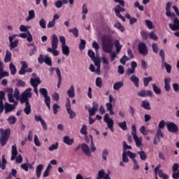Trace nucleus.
<instances>
[{
  "mask_svg": "<svg viewBox=\"0 0 179 179\" xmlns=\"http://www.w3.org/2000/svg\"><path fill=\"white\" fill-rule=\"evenodd\" d=\"M113 47L114 44H113L112 37L106 36L102 38V48L103 52L111 54V52H113Z\"/></svg>",
  "mask_w": 179,
  "mask_h": 179,
  "instance_id": "nucleus-2",
  "label": "nucleus"
},
{
  "mask_svg": "<svg viewBox=\"0 0 179 179\" xmlns=\"http://www.w3.org/2000/svg\"><path fill=\"white\" fill-rule=\"evenodd\" d=\"M9 68H10L11 75H16L17 69H16V66L14 65L13 63L10 64Z\"/></svg>",
  "mask_w": 179,
  "mask_h": 179,
  "instance_id": "nucleus-36",
  "label": "nucleus"
},
{
  "mask_svg": "<svg viewBox=\"0 0 179 179\" xmlns=\"http://www.w3.org/2000/svg\"><path fill=\"white\" fill-rule=\"evenodd\" d=\"M152 90L155 94H162V90L156 84H152Z\"/></svg>",
  "mask_w": 179,
  "mask_h": 179,
  "instance_id": "nucleus-33",
  "label": "nucleus"
},
{
  "mask_svg": "<svg viewBox=\"0 0 179 179\" xmlns=\"http://www.w3.org/2000/svg\"><path fill=\"white\" fill-rule=\"evenodd\" d=\"M30 83L33 87H38V85L41 83V80H40V78H31Z\"/></svg>",
  "mask_w": 179,
  "mask_h": 179,
  "instance_id": "nucleus-22",
  "label": "nucleus"
},
{
  "mask_svg": "<svg viewBox=\"0 0 179 179\" xmlns=\"http://www.w3.org/2000/svg\"><path fill=\"white\" fill-rule=\"evenodd\" d=\"M67 94L70 99L75 97V87L71 85L69 90H67Z\"/></svg>",
  "mask_w": 179,
  "mask_h": 179,
  "instance_id": "nucleus-25",
  "label": "nucleus"
},
{
  "mask_svg": "<svg viewBox=\"0 0 179 179\" xmlns=\"http://www.w3.org/2000/svg\"><path fill=\"white\" fill-rule=\"evenodd\" d=\"M152 80H153V78L152 77L144 78L143 79L144 86L145 87H148V86H149V83H150V82H152Z\"/></svg>",
  "mask_w": 179,
  "mask_h": 179,
  "instance_id": "nucleus-31",
  "label": "nucleus"
},
{
  "mask_svg": "<svg viewBox=\"0 0 179 179\" xmlns=\"http://www.w3.org/2000/svg\"><path fill=\"white\" fill-rule=\"evenodd\" d=\"M15 37H16L15 34H13L12 36H10L8 37V40H9V43L10 44L8 45V46L10 47V51H13V50L14 48H16V47H17V45H19V40L15 39L14 41L13 40L15 39Z\"/></svg>",
  "mask_w": 179,
  "mask_h": 179,
  "instance_id": "nucleus-11",
  "label": "nucleus"
},
{
  "mask_svg": "<svg viewBox=\"0 0 179 179\" xmlns=\"http://www.w3.org/2000/svg\"><path fill=\"white\" fill-rule=\"evenodd\" d=\"M152 48L153 52H155V54H157V52H159V46L157 45V43H152Z\"/></svg>",
  "mask_w": 179,
  "mask_h": 179,
  "instance_id": "nucleus-54",
  "label": "nucleus"
},
{
  "mask_svg": "<svg viewBox=\"0 0 179 179\" xmlns=\"http://www.w3.org/2000/svg\"><path fill=\"white\" fill-rule=\"evenodd\" d=\"M67 101L66 103L65 107L66 108V111L69 110H72L71 106V99L69 98L66 99Z\"/></svg>",
  "mask_w": 179,
  "mask_h": 179,
  "instance_id": "nucleus-55",
  "label": "nucleus"
},
{
  "mask_svg": "<svg viewBox=\"0 0 179 179\" xmlns=\"http://www.w3.org/2000/svg\"><path fill=\"white\" fill-rule=\"evenodd\" d=\"M96 111L97 110H96V109H93V108H89L88 112H89L90 117H93V115H94L96 114Z\"/></svg>",
  "mask_w": 179,
  "mask_h": 179,
  "instance_id": "nucleus-58",
  "label": "nucleus"
},
{
  "mask_svg": "<svg viewBox=\"0 0 179 179\" xmlns=\"http://www.w3.org/2000/svg\"><path fill=\"white\" fill-rule=\"evenodd\" d=\"M80 134L82 135H87V126H86V124L83 125L80 129Z\"/></svg>",
  "mask_w": 179,
  "mask_h": 179,
  "instance_id": "nucleus-50",
  "label": "nucleus"
},
{
  "mask_svg": "<svg viewBox=\"0 0 179 179\" xmlns=\"http://www.w3.org/2000/svg\"><path fill=\"white\" fill-rule=\"evenodd\" d=\"M1 162H2V164H1V170H5V169L6 168V163H7L6 159H5V155H2Z\"/></svg>",
  "mask_w": 179,
  "mask_h": 179,
  "instance_id": "nucleus-45",
  "label": "nucleus"
},
{
  "mask_svg": "<svg viewBox=\"0 0 179 179\" xmlns=\"http://www.w3.org/2000/svg\"><path fill=\"white\" fill-rule=\"evenodd\" d=\"M103 121L108 124V128L111 131V132H114V121L113 119L110 118L108 113L105 114Z\"/></svg>",
  "mask_w": 179,
  "mask_h": 179,
  "instance_id": "nucleus-10",
  "label": "nucleus"
},
{
  "mask_svg": "<svg viewBox=\"0 0 179 179\" xmlns=\"http://www.w3.org/2000/svg\"><path fill=\"white\" fill-rule=\"evenodd\" d=\"M39 93L43 96L45 99V103L49 110H51V98L48 96V91L45 88H41L39 90Z\"/></svg>",
  "mask_w": 179,
  "mask_h": 179,
  "instance_id": "nucleus-6",
  "label": "nucleus"
},
{
  "mask_svg": "<svg viewBox=\"0 0 179 179\" xmlns=\"http://www.w3.org/2000/svg\"><path fill=\"white\" fill-rule=\"evenodd\" d=\"M16 86H21L22 87H24V86H26V83H24V81H23V80L19 79V80H17Z\"/></svg>",
  "mask_w": 179,
  "mask_h": 179,
  "instance_id": "nucleus-59",
  "label": "nucleus"
},
{
  "mask_svg": "<svg viewBox=\"0 0 179 179\" xmlns=\"http://www.w3.org/2000/svg\"><path fill=\"white\" fill-rule=\"evenodd\" d=\"M54 71L56 72V75L58 78V82H57V88L59 89L61 87V84L62 83V76L61 75V70H59V68L55 67H51L49 69L50 75L52 76L54 73Z\"/></svg>",
  "mask_w": 179,
  "mask_h": 179,
  "instance_id": "nucleus-8",
  "label": "nucleus"
},
{
  "mask_svg": "<svg viewBox=\"0 0 179 179\" xmlns=\"http://www.w3.org/2000/svg\"><path fill=\"white\" fill-rule=\"evenodd\" d=\"M126 153L129 156V157L132 159V162H134V160H136L135 157H136V154L131 152L130 150H128Z\"/></svg>",
  "mask_w": 179,
  "mask_h": 179,
  "instance_id": "nucleus-48",
  "label": "nucleus"
},
{
  "mask_svg": "<svg viewBox=\"0 0 179 179\" xmlns=\"http://www.w3.org/2000/svg\"><path fill=\"white\" fill-rule=\"evenodd\" d=\"M137 155H139L141 160L145 161L148 159V155H146V153L143 150L138 151Z\"/></svg>",
  "mask_w": 179,
  "mask_h": 179,
  "instance_id": "nucleus-32",
  "label": "nucleus"
},
{
  "mask_svg": "<svg viewBox=\"0 0 179 179\" xmlns=\"http://www.w3.org/2000/svg\"><path fill=\"white\" fill-rule=\"evenodd\" d=\"M66 112L69 114L71 120H73V118H75V117H76V113H75L73 110H72V109L66 110Z\"/></svg>",
  "mask_w": 179,
  "mask_h": 179,
  "instance_id": "nucleus-47",
  "label": "nucleus"
},
{
  "mask_svg": "<svg viewBox=\"0 0 179 179\" xmlns=\"http://www.w3.org/2000/svg\"><path fill=\"white\" fill-rule=\"evenodd\" d=\"M12 59V52H10L9 50H6V56L4 58V62H10V60Z\"/></svg>",
  "mask_w": 179,
  "mask_h": 179,
  "instance_id": "nucleus-29",
  "label": "nucleus"
},
{
  "mask_svg": "<svg viewBox=\"0 0 179 179\" xmlns=\"http://www.w3.org/2000/svg\"><path fill=\"white\" fill-rule=\"evenodd\" d=\"M69 33H72L76 38L79 37V30H78L77 28L70 29H69Z\"/></svg>",
  "mask_w": 179,
  "mask_h": 179,
  "instance_id": "nucleus-34",
  "label": "nucleus"
},
{
  "mask_svg": "<svg viewBox=\"0 0 179 179\" xmlns=\"http://www.w3.org/2000/svg\"><path fill=\"white\" fill-rule=\"evenodd\" d=\"M159 56L161 57L162 58V62H164L165 61V53H164V50H163V49L160 50L159 51Z\"/></svg>",
  "mask_w": 179,
  "mask_h": 179,
  "instance_id": "nucleus-63",
  "label": "nucleus"
},
{
  "mask_svg": "<svg viewBox=\"0 0 179 179\" xmlns=\"http://www.w3.org/2000/svg\"><path fill=\"white\" fill-rule=\"evenodd\" d=\"M179 169V164L178 163H174L172 167V170L173 173L178 172Z\"/></svg>",
  "mask_w": 179,
  "mask_h": 179,
  "instance_id": "nucleus-61",
  "label": "nucleus"
},
{
  "mask_svg": "<svg viewBox=\"0 0 179 179\" xmlns=\"http://www.w3.org/2000/svg\"><path fill=\"white\" fill-rule=\"evenodd\" d=\"M10 136V129H0V145L5 146Z\"/></svg>",
  "mask_w": 179,
  "mask_h": 179,
  "instance_id": "nucleus-5",
  "label": "nucleus"
},
{
  "mask_svg": "<svg viewBox=\"0 0 179 179\" xmlns=\"http://www.w3.org/2000/svg\"><path fill=\"white\" fill-rule=\"evenodd\" d=\"M39 26H41L42 29H47V25H45V20L44 18H42L39 21Z\"/></svg>",
  "mask_w": 179,
  "mask_h": 179,
  "instance_id": "nucleus-53",
  "label": "nucleus"
},
{
  "mask_svg": "<svg viewBox=\"0 0 179 179\" xmlns=\"http://www.w3.org/2000/svg\"><path fill=\"white\" fill-rule=\"evenodd\" d=\"M103 64H105L103 66L104 69H110V66H108V60L107 59V57H103L101 58Z\"/></svg>",
  "mask_w": 179,
  "mask_h": 179,
  "instance_id": "nucleus-41",
  "label": "nucleus"
},
{
  "mask_svg": "<svg viewBox=\"0 0 179 179\" xmlns=\"http://www.w3.org/2000/svg\"><path fill=\"white\" fill-rule=\"evenodd\" d=\"M7 120L10 125H14V124H16L17 119L15 116H10Z\"/></svg>",
  "mask_w": 179,
  "mask_h": 179,
  "instance_id": "nucleus-37",
  "label": "nucleus"
},
{
  "mask_svg": "<svg viewBox=\"0 0 179 179\" xmlns=\"http://www.w3.org/2000/svg\"><path fill=\"white\" fill-rule=\"evenodd\" d=\"M128 155H127V152H123L122 153V162L124 163H128V162H129V159H128Z\"/></svg>",
  "mask_w": 179,
  "mask_h": 179,
  "instance_id": "nucleus-52",
  "label": "nucleus"
},
{
  "mask_svg": "<svg viewBox=\"0 0 179 179\" xmlns=\"http://www.w3.org/2000/svg\"><path fill=\"white\" fill-rule=\"evenodd\" d=\"M96 86H97V87H102L103 80H101V78L98 77L96 78Z\"/></svg>",
  "mask_w": 179,
  "mask_h": 179,
  "instance_id": "nucleus-46",
  "label": "nucleus"
},
{
  "mask_svg": "<svg viewBox=\"0 0 179 179\" xmlns=\"http://www.w3.org/2000/svg\"><path fill=\"white\" fill-rule=\"evenodd\" d=\"M81 149L83 153L87 156V157H90L92 156V152H90V148L86 143L81 144Z\"/></svg>",
  "mask_w": 179,
  "mask_h": 179,
  "instance_id": "nucleus-16",
  "label": "nucleus"
},
{
  "mask_svg": "<svg viewBox=\"0 0 179 179\" xmlns=\"http://www.w3.org/2000/svg\"><path fill=\"white\" fill-rule=\"evenodd\" d=\"M114 27L118 29L120 31H122V33H124V31H125V28H124V27L120 22L115 24Z\"/></svg>",
  "mask_w": 179,
  "mask_h": 179,
  "instance_id": "nucleus-49",
  "label": "nucleus"
},
{
  "mask_svg": "<svg viewBox=\"0 0 179 179\" xmlns=\"http://www.w3.org/2000/svg\"><path fill=\"white\" fill-rule=\"evenodd\" d=\"M167 73H171V66L167 63L164 64Z\"/></svg>",
  "mask_w": 179,
  "mask_h": 179,
  "instance_id": "nucleus-60",
  "label": "nucleus"
},
{
  "mask_svg": "<svg viewBox=\"0 0 179 179\" xmlns=\"http://www.w3.org/2000/svg\"><path fill=\"white\" fill-rule=\"evenodd\" d=\"M3 100H5V92L3 91H0V114L3 113V110H5V114L12 113V111L16 108V105L5 103L3 106Z\"/></svg>",
  "mask_w": 179,
  "mask_h": 179,
  "instance_id": "nucleus-1",
  "label": "nucleus"
},
{
  "mask_svg": "<svg viewBox=\"0 0 179 179\" xmlns=\"http://www.w3.org/2000/svg\"><path fill=\"white\" fill-rule=\"evenodd\" d=\"M166 127L169 132H173V134H176V132L178 131V127L174 122L167 123Z\"/></svg>",
  "mask_w": 179,
  "mask_h": 179,
  "instance_id": "nucleus-14",
  "label": "nucleus"
},
{
  "mask_svg": "<svg viewBox=\"0 0 179 179\" xmlns=\"http://www.w3.org/2000/svg\"><path fill=\"white\" fill-rule=\"evenodd\" d=\"M169 26L171 30L173 31H177L179 30V20L177 18V17L173 19V23H170Z\"/></svg>",
  "mask_w": 179,
  "mask_h": 179,
  "instance_id": "nucleus-13",
  "label": "nucleus"
},
{
  "mask_svg": "<svg viewBox=\"0 0 179 179\" xmlns=\"http://www.w3.org/2000/svg\"><path fill=\"white\" fill-rule=\"evenodd\" d=\"M141 107H143V108H144L145 110H152V108L150 107V103H149V101H143L141 103Z\"/></svg>",
  "mask_w": 179,
  "mask_h": 179,
  "instance_id": "nucleus-27",
  "label": "nucleus"
},
{
  "mask_svg": "<svg viewBox=\"0 0 179 179\" xmlns=\"http://www.w3.org/2000/svg\"><path fill=\"white\" fill-rule=\"evenodd\" d=\"M172 178L178 179L179 178V170L178 172H173L172 174Z\"/></svg>",
  "mask_w": 179,
  "mask_h": 179,
  "instance_id": "nucleus-64",
  "label": "nucleus"
},
{
  "mask_svg": "<svg viewBox=\"0 0 179 179\" xmlns=\"http://www.w3.org/2000/svg\"><path fill=\"white\" fill-rule=\"evenodd\" d=\"M63 142L66 145L71 146V145H73V142H75V140L73 138H69V136H65L63 137Z\"/></svg>",
  "mask_w": 179,
  "mask_h": 179,
  "instance_id": "nucleus-20",
  "label": "nucleus"
},
{
  "mask_svg": "<svg viewBox=\"0 0 179 179\" xmlns=\"http://www.w3.org/2000/svg\"><path fill=\"white\" fill-rule=\"evenodd\" d=\"M29 99H31V88H28L21 94L20 101L21 104L29 102Z\"/></svg>",
  "mask_w": 179,
  "mask_h": 179,
  "instance_id": "nucleus-7",
  "label": "nucleus"
},
{
  "mask_svg": "<svg viewBox=\"0 0 179 179\" xmlns=\"http://www.w3.org/2000/svg\"><path fill=\"white\" fill-rule=\"evenodd\" d=\"M59 146V144L58 143V142H56L55 144H52L51 146L48 148V150L50 152L57 150Z\"/></svg>",
  "mask_w": 179,
  "mask_h": 179,
  "instance_id": "nucleus-40",
  "label": "nucleus"
},
{
  "mask_svg": "<svg viewBox=\"0 0 179 179\" xmlns=\"http://www.w3.org/2000/svg\"><path fill=\"white\" fill-rule=\"evenodd\" d=\"M107 156H108V151L107 149H104L102 152L103 159L107 161Z\"/></svg>",
  "mask_w": 179,
  "mask_h": 179,
  "instance_id": "nucleus-56",
  "label": "nucleus"
},
{
  "mask_svg": "<svg viewBox=\"0 0 179 179\" xmlns=\"http://www.w3.org/2000/svg\"><path fill=\"white\" fill-rule=\"evenodd\" d=\"M114 1L120 3L119 5H117L114 9L115 15L121 19L122 22H125V17L121 15V13L125 12V8H124V6H125V1L124 0H114Z\"/></svg>",
  "mask_w": 179,
  "mask_h": 179,
  "instance_id": "nucleus-3",
  "label": "nucleus"
},
{
  "mask_svg": "<svg viewBox=\"0 0 179 179\" xmlns=\"http://www.w3.org/2000/svg\"><path fill=\"white\" fill-rule=\"evenodd\" d=\"M20 64L22 65L20 70L19 71V75H24L26 73V70L28 69L29 66L25 61L20 62Z\"/></svg>",
  "mask_w": 179,
  "mask_h": 179,
  "instance_id": "nucleus-19",
  "label": "nucleus"
},
{
  "mask_svg": "<svg viewBox=\"0 0 179 179\" xmlns=\"http://www.w3.org/2000/svg\"><path fill=\"white\" fill-rule=\"evenodd\" d=\"M35 118V121H36V122H41V125H42V128L44 131H47L48 127H47V123H45V121L44 120V119H43V117H41V115H36L34 116Z\"/></svg>",
  "mask_w": 179,
  "mask_h": 179,
  "instance_id": "nucleus-15",
  "label": "nucleus"
},
{
  "mask_svg": "<svg viewBox=\"0 0 179 179\" xmlns=\"http://www.w3.org/2000/svg\"><path fill=\"white\" fill-rule=\"evenodd\" d=\"M118 127L121 128L123 131H127L128 129V127L127 126V122L124 121L122 122H119L117 124Z\"/></svg>",
  "mask_w": 179,
  "mask_h": 179,
  "instance_id": "nucleus-39",
  "label": "nucleus"
},
{
  "mask_svg": "<svg viewBox=\"0 0 179 179\" xmlns=\"http://www.w3.org/2000/svg\"><path fill=\"white\" fill-rule=\"evenodd\" d=\"M115 47L116 48V52H120L121 51V48H122V45L120 44V41H115Z\"/></svg>",
  "mask_w": 179,
  "mask_h": 179,
  "instance_id": "nucleus-38",
  "label": "nucleus"
},
{
  "mask_svg": "<svg viewBox=\"0 0 179 179\" xmlns=\"http://www.w3.org/2000/svg\"><path fill=\"white\" fill-rule=\"evenodd\" d=\"M79 48L80 51L85 50L86 48V41L85 39H80V43L79 44Z\"/></svg>",
  "mask_w": 179,
  "mask_h": 179,
  "instance_id": "nucleus-43",
  "label": "nucleus"
},
{
  "mask_svg": "<svg viewBox=\"0 0 179 179\" xmlns=\"http://www.w3.org/2000/svg\"><path fill=\"white\" fill-rule=\"evenodd\" d=\"M150 38L154 40V41H157V40H159V37L153 31L150 33Z\"/></svg>",
  "mask_w": 179,
  "mask_h": 179,
  "instance_id": "nucleus-51",
  "label": "nucleus"
},
{
  "mask_svg": "<svg viewBox=\"0 0 179 179\" xmlns=\"http://www.w3.org/2000/svg\"><path fill=\"white\" fill-rule=\"evenodd\" d=\"M38 64H46L48 66H52V61L48 55H39L38 57Z\"/></svg>",
  "mask_w": 179,
  "mask_h": 179,
  "instance_id": "nucleus-9",
  "label": "nucleus"
},
{
  "mask_svg": "<svg viewBox=\"0 0 179 179\" xmlns=\"http://www.w3.org/2000/svg\"><path fill=\"white\" fill-rule=\"evenodd\" d=\"M123 86H124V83L117 82L113 85V89L114 90H120V89H121V87H122Z\"/></svg>",
  "mask_w": 179,
  "mask_h": 179,
  "instance_id": "nucleus-35",
  "label": "nucleus"
},
{
  "mask_svg": "<svg viewBox=\"0 0 179 179\" xmlns=\"http://www.w3.org/2000/svg\"><path fill=\"white\" fill-rule=\"evenodd\" d=\"M134 8H138L139 10H141V12L143 11L144 9L143 6H141L139 1H136L134 3Z\"/></svg>",
  "mask_w": 179,
  "mask_h": 179,
  "instance_id": "nucleus-57",
  "label": "nucleus"
},
{
  "mask_svg": "<svg viewBox=\"0 0 179 179\" xmlns=\"http://www.w3.org/2000/svg\"><path fill=\"white\" fill-rule=\"evenodd\" d=\"M106 177V172H104V170L101 169V171H98V175L96 177V179H101Z\"/></svg>",
  "mask_w": 179,
  "mask_h": 179,
  "instance_id": "nucleus-42",
  "label": "nucleus"
},
{
  "mask_svg": "<svg viewBox=\"0 0 179 179\" xmlns=\"http://www.w3.org/2000/svg\"><path fill=\"white\" fill-rule=\"evenodd\" d=\"M131 82H132L136 87H139V78L136 77L135 75H132L130 78Z\"/></svg>",
  "mask_w": 179,
  "mask_h": 179,
  "instance_id": "nucleus-26",
  "label": "nucleus"
},
{
  "mask_svg": "<svg viewBox=\"0 0 179 179\" xmlns=\"http://www.w3.org/2000/svg\"><path fill=\"white\" fill-rule=\"evenodd\" d=\"M62 50L64 55H66V57L69 55L70 50H69V47L68 45H62Z\"/></svg>",
  "mask_w": 179,
  "mask_h": 179,
  "instance_id": "nucleus-30",
  "label": "nucleus"
},
{
  "mask_svg": "<svg viewBox=\"0 0 179 179\" xmlns=\"http://www.w3.org/2000/svg\"><path fill=\"white\" fill-rule=\"evenodd\" d=\"M25 108H24V113L29 115L31 113V106L30 105V102H24Z\"/></svg>",
  "mask_w": 179,
  "mask_h": 179,
  "instance_id": "nucleus-24",
  "label": "nucleus"
},
{
  "mask_svg": "<svg viewBox=\"0 0 179 179\" xmlns=\"http://www.w3.org/2000/svg\"><path fill=\"white\" fill-rule=\"evenodd\" d=\"M36 17V13H34V10H31L28 12V17L26 18L27 22H29V20H32Z\"/></svg>",
  "mask_w": 179,
  "mask_h": 179,
  "instance_id": "nucleus-28",
  "label": "nucleus"
},
{
  "mask_svg": "<svg viewBox=\"0 0 179 179\" xmlns=\"http://www.w3.org/2000/svg\"><path fill=\"white\" fill-rule=\"evenodd\" d=\"M138 96H139V97H148V96H149V97H152V96H153V92L143 90L138 93Z\"/></svg>",
  "mask_w": 179,
  "mask_h": 179,
  "instance_id": "nucleus-17",
  "label": "nucleus"
},
{
  "mask_svg": "<svg viewBox=\"0 0 179 179\" xmlns=\"http://www.w3.org/2000/svg\"><path fill=\"white\" fill-rule=\"evenodd\" d=\"M171 83V78L170 77L164 78V90L166 92H170V90H171V86H170Z\"/></svg>",
  "mask_w": 179,
  "mask_h": 179,
  "instance_id": "nucleus-18",
  "label": "nucleus"
},
{
  "mask_svg": "<svg viewBox=\"0 0 179 179\" xmlns=\"http://www.w3.org/2000/svg\"><path fill=\"white\" fill-rule=\"evenodd\" d=\"M133 139L134 140V142H136V146H138V148L141 146V145H142V141H141V139H139V137H138V136H133Z\"/></svg>",
  "mask_w": 179,
  "mask_h": 179,
  "instance_id": "nucleus-44",
  "label": "nucleus"
},
{
  "mask_svg": "<svg viewBox=\"0 0 179 179\" xmlns=\"http://www.w3.org/2000/svg\"><path fill=\"white\" fill-rule=\"evenodd\" d=\"M16 156H17V148H16V145H13L10 160H15V159H16Z\"/></svg>",
  "mask_w": 179,
  "mask_h": 179,
  "instance_id": "nucleus-23",
  "label": "nucleus"
},
{
  "mask_svg": "<svg viewBox=\"0 0 179 179\" xmlns=\"http://www.w3.org/2000/svg\"><path fill=\"white\" fill-rule=\"evenodd\" d=\"M51 45L52 48H48L47 49L48 52H50L54 57L59 55V52L57 50V48H58V37L56 34H53L52 36Z\"/></svg>",
  "mask_w": 179,
  "mask_h": 179,
  "instance_id": "nucleus-4",
  "label": "nucleus"
},
{
  "mask_svg": "<svg viewBox=\"0 0 179 179\" xmlns=\"http://www.w3.org/2000/svg\"><path fill=\"white\" fill-rule=\"evenodd\" d=\"M172 87L176 93L179 92V84L176 83L172 85Z\"/></svg>",
  "mask_w": 179,
  "mask_h": 179,
  "instance_id": "nucleus-62",
  "label": "nucleus"
},
{
  "mask_svg": "<svg viewBox=\"0 0 179 179\" xmlns=\"http://www.w3.org/2000/svg\"><path fill=\"white\" fill-rule=\"evenodd\" d=\"M44 170V165L43 164H38L36 166V173L37 178H40L41 177V171Z\"/></svg>",
  "mask_w": 179,
  "mask_h": 179,
  "instance_id": "nucleus-21",
  "label": "nucleus"
},
{
  "mask_svg": "<svg viewBox=\"0 0 179 179\" xmlns=\"http://www.w3.org/2000/svg\"><path fill=\"white\" fill-rule=\"evenodd\" d=\"M138 52L141 55H148L149 54V50H148V47L146 46V44L144 43H140L138 44Z\"/></svg>",
  "mask_w": 179,
  "mask_h": 179,
  "instance_id": "nucleus-12",
  "label": "nucleus"
}]
</instances>
